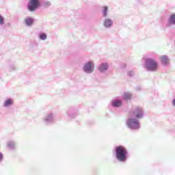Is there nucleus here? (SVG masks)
<instances>
[{
  "instance_id": "9b49d317",
  "label": "nucleus",
  "mask_w": 175,
  "mask_h": 175,
  "mask_svg": "<svg viewBox=\"0 0 175 175\" xmlns=\"http://www.w3.org/2000/svg\"><path fill=\"white\" fill-rule=\"evenodd\" d=\"M12 105H13V100L12 99H8L4 103L5 107H8Z\"/></svg>"
},
{
  "instance_id": "f3484780",
  "label": "nucleus",
  "mask_w": 175,
  "mask_h": 175,
  "mask_svg": "<svg viewBox=\"0 0 175 175\" xmlns=\"http://www.w3.org/2000/svg\"><path fill=\"white\" fill-rule=\"evenodd\" d=\"M3 159V155L2 154V153H0V162L1 161H2Z\"/></svg>"
},
{
  "instance_id": "ddd939ff",
  "label": "nucleus",
  "mask_w": 175,
  "mask_h": 175,
  "mask_svg": "<svg viewBox=\"0 0 175 175\" xmlns=\"http://www.w3.org/2000/svg\"><path fill=\"white\" fill-rule=\"evenodd\" d=\"M169 21L170 24H175V14L171 15Z\"/></svg>"
},
{
  "instance_id": "a211bd4d",
  "label": "nucleus",
  "mask_w": 175,
  "mask_h": 175,
  "mask_svg": "<svg viewBox=\"0 0 175 175\" xmlns=\"http://www.w3.org/2000/svg\"><path fill=\"white\" fill-rule=\"evenodd\" d=\"M45 5H46V6H50V1H46V2L45 3Z\"/></svg>"
},
{
  "instance_id": "0eeeda50",
  "label": "nucleus",
  "mask_w": 175,
  "mask_h": 175,
  "mask_svg": "<svg viewBox=\"0 0 175 175\" xmlns=\"http://www.w3.org/2000/svg\"><path fill=\"white\" fill-rule=\"evenodd\" d=\"M25 23L26 25H29V27H31V25H32V24H33V19L31 17H27L25 19Z\"/></svg>"
},
{
  "instance_id": "2eb2a0df",
  "label": "nucleus",
  "mask_w": 175,
  "mask_h": 175,
  "mask_svg": "<svg viewBox=\"0 0 175 175\" xmlns=\"http://www.w3.org/2000/svg\"><path fill=\"white\" fill-rule=\"evenodd\" d=\"M40 39H41V40H46V39H47V35H46V33L40 34Z\"/></svg>"
},
{
  "instance_id": "39448f33",
  "label": "nucleus",
  "mask_w": 175,
  "mask_h": 175,
  "mask_svg": "<svg viewBox=\"0 0 175 175\" xmlns=\"http://www.w3.org/2000/svg\"><path fill=\"white\" fill-rule=\"evenodd\" d=\"M83 70L86 73H92L94 72V62H89L86 63L83 67Z\"/></svg>"
},
{
  "instance_id": "7ed1b4c3",
  "label": "nucleus",
  "mask_w": 175,
  "mask_h": 175,
  "mask_svg": "<svg viewBox=\"0 0 175 175\" xmlns=\"http://www.w3.org/2000/svg\"><path fill=\"white\" fill-rule=\"evenodd\" d=\"M146 68L148 69V70H157L158 68V64L153 59H146Z\"/></svg>"
},
{
  "instance_id": "f257e3e1",
  "label": "nucleus",
  "mask_w": 175,
  "mask_h": 175,
  "mask_svg": "<svg viewBox=\"0 0 175 175\" xmlns=\"http://www.w3.org/2000/svg\"><path fill=\"white\" fill-rule=\"evenodd\" d=\"M144 111L142 108L137 107L135 111L129 113L130 118L127 120V125L131 129H139L140 124L136 118H142Z\"/></svg>"
},
{
  "instance_id": "dca6fc26",
  "label": "nucleus",
  "mask_w": 175,
  "mask_h": 175,
  "mask_svg": "<svg viewBox=\"0 0 175 175\" xmlns=\"http://www.w3.org/2000/svg\"><path fill=\"white\" fill-rule=\"evenodd\" d=\"M0 24L1 25H3V16L0 15Z\"/></svg>"
},
{
  "instance_id": "f8f14e48",
  "label": "nucleus",
  "mask_w": 175,
  "mask_h": 175,
  "mask_svg": "<svg viewBox=\"0 0 175 175\" xmlns=\"http://www.w3.org/2000/svg\"><path fill=\"white\" fill-rule=\"evenodd\" d=\"M109 10V7L104 6L103 8V14L104 17H107V11Z\"/></svg>"
},
{
  "instance_id": "f03ea898",
  "label": "nucleus",
  "mask_w": 175,
  "mask_h": 175,
  "mask_svg": "<svg viewBox=\"0 0 175 175\" xmlns=\"http://www.w3.org/2000/svg\"><path fill=\"white\" fill-rule=\"evenodd\" d=\"M115 151L118 161H120V162L126 161V154H128L126 148L122 146H117Z\"/></svg>"
},
{
  "instance_id": "4468645a",
  "label": "nucleus",
  "mask_w": 175,
  "mask_h": 175,
  "mask_svg": "<svg viewBox=\"0 0 175 175\" xmlns=\"http://www.w3.org/2000/svg\"><path fill=\"white\" fill-rule=\"evenodd\" d=\"M131 98H132V94H131L129 93H125L124 94V99L125 100H128L131 99Z\"/></svg>"
},
{
  "instance_id": "20e7f679",
  "label": "nucleus",
  "mask_w": 175,
  "mask_h": 175,
  "mask_svg": "<svg viewBox=\"0 0 175 175\" xmlns=\"http://www.w3.org/2000/svg\"><path fill=\"white\" fill-rule=\"evenodd\" d=\"M27 8L30 12H33V10L39 8V0H31Z\"/></svg>"
},
{
  "instance_id": "1a4fd4ad",
  "label": "nucleus",
  "mask_w": 175,
  "mask_h": 175,
  "mask_svg": "<svg viewBox=\"0 0 175 175\" xmlns=\"http://www.w3.org/2000/svg\"><path fill=\"white\" fill-rule=\"evenodd\" d=\"M121 105H122V102H121V100H113L112 102V106L113 107H120V106H121Z\"/></svg>"
},
{
  "instance_id": "9d476101",
  "label": "nucleus",
  "mask_w": 175,
  "mask_h": 175,
  "mask_svg": "<svg viewBox=\"0 0 175 175\" xmlns=\"http://www.w3.org/2000/svg\"><path fill=\"white\" fill-rule=\"evenodd\" d=\"M113 24V21L110 19H105L104 22L105 27H111V25Z\"/></svg>"
},
{
  "instance_id": "6e6552de",
  "label": "nucleus",
  "mask_w": 175,
  "mask_h": 175,
  "mask_svg": "<svg viewBox=\"0 0 175 175\" xmlns=\"http://www.w3.org/2000/svg\"><path fill=\"white\" fill-rule=\"evenodd\" d=\"M161 63L163 64L164 65H167V64H169V59L166 55L161 56Z\"/></svg>"
},
{
  "instance_id": "423d86ee",
  "label": "nucleus",
  "mask_w": 175,
  "mask_h": 175,
  "mask_svg": "<svg viewBox=\"0 0 175 175\" xmlns=\"http://www.w3.org/2000/svg\"><path fill=\"white\" fill-rule=\"evenodd\" d=\"M109 68V65L107 63H103L99 66L98 69L100 72H104V70H107V69Z\"/></svg>"
}]
</instances>
